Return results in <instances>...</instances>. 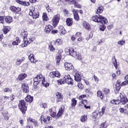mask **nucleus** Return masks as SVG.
Returning a JSON list of instances; mask_svg holds the SVG:
<instances>
[{"label":"nucleus","mask_w":128,"mask_h":128,"mask_svg":"<svg viewBox=\"0 0 128 128\" xmlns=\"http://www.w3.org/2000/svg\"><path fill=\"white\" fill-rule=\"evenodd\" d=\"M40 82H41L42 84V86H44L45 88L49 86H50V84L46 82V78L42 76V74L37 75L36 77H35L34 78L33 84L35 86H38V84Z\"/></svg>","instance_id":"1"},{"label":"nucleus","mask_w":128,"mask_h":128,"mask_svg":"<svg viewBox=\"0 0 128 128\" xmlns=\"http://www.w3.org/2000/svg\"><path fill=\"white\" fill-rule=\"evenodd\" d=\"M65 52L66 54H69L73 56L74 58H76L77 56L78 60H82V56L80 54H76V52H74V50L72 48H68L65 49Z\"/></svg>","instance_id":"2"},{"label":"nucleus","mask_w":128,"mask_h":128,"mask_svg":"<svg viewBox=\"0 0 128 128\" xmlns=\"http://www.w3.org/2000/svg\"><path fill=\"white\" fill-rule=\"evenodd\" d=\"M92 20H93V22H100V24H108V19L104 18V17L102 16H98L96 15L93 16L92 17Z\"/></svg>","instance_id":"3"},{"label":"nucleus","mask_w":128,"mask_h":128,"mask_svg":"<svg viewBox=\"0 0 128 128\" xmlns=\"http://www.w3.org/2000/svg\"><path fill=\"white\" fill-rule=\"evenodd\" d=\"M29 16L32 17V18L36 19L40 16V12L38 9H36L34 6H32L30 8Z\"/></svg>","instance_id":"4"},{"label":"nucleus","mask_w":128,"mask_h":128,"mask_svg":"<svg viewBox=\"0 0 128 128\" xmlns=\"http://www.w3.org/2000/svg\"><path fill=\"white\" fill-rule=\"evenodd\" d=\"M19 110L22 112L23 114H26V112L27 108L26 105V101L24 100H20L18 104Z\"/></svg>","instance_id":"5"},{"label":"nucleus","mask_w":128,"mask_h":128,"mask_svg":"<svg viewBox=\"0 0 128 128\" xmlns=\"http://www.w3.org/2000/svg\"><path fill=\"white\" fill-rule=\"evenodd\" d=\"M72 74L74 76V80L77 82H80V80H82V76L80 75V72H78V70H73Z\"/></svg>","instance_id":"6"},{"label":"nucleus","mask_w":128,"mask_h":128,"mask_svg":"<svg viewBox=\"0 0 128 128\" xmlns=\"http://www.w3.org/2000/svg\"><path fill=\"white\" fill-rule=\"evenodd\" d=\"M64 80L65 82H66V84H70L71 86H72V84H74V80H72V77H70V74L65 76L64 78Z\"/></svg>","instance_id":"7"},{"label":"nucleus","mask_w":128,"mask_h":128,"mask_svg":"<svg viewBox=\"0 0 128 128\" xmlns=\"http://www.w3.org/2000/svg\"><path fill=\"white\" fill-rule=\"evenodd\" d=\"M60 20V14H57L54 16L52 18V24L54 28H56V26H58Z\"/></svg>","instance_id":"8"},{"label":"nucleus","mask_w":128,"mask_h":128,"mask_svg":"<svg viewBox=\"0 0 128 128\" xmlns=\"http://www.w3.org/2000/svg\"><path fill=\"white\" fill-rule=\"evenodd\" d=\"M120 102H121L122 104H126L128 102V98H126V95H124L120 94Z\"/></svg>","instance_id":"9"},{"label":"nucleus","mask_w":128,"mask_h":128,"mask_svg":"<svg viewBox=\"0 0 128 128\" xmlns=\"http://www.w3.org/2000/svg\"><path fill=\"white\" fill-rule=\"evenodd\" d=\"M62 50H59L56 56V62L57 66H60V60H62Z\"/></svg>","instance_id":"10"},{"label":"nucleus","mask_w":128,"mask_h":128,"mask_svg":"<svg viewBox=\"0 0 128 128\" xmlns=\"http://www.w3.org/2000/svg\"><path fill=\"white\" fill-rule=\"evenodd\" d=\"M50 78H60V73L58 71L52 72L50 74Z\"/></svg>","instance_id":"11"},{"label":"nucleus","mask_w":128,"mask_h":128,"mask_svg":"<svg viewBox=\"0 0 128 128\" xmlns=\"http://www.w3.org/2000/svg\"><path fill=\"white\" fill-rule=\"evenodd\" d=\"M22 90H23V92H25L26 94L30 92L28 86L27 84L22 83Z\"/></svg>","instance_id":"12"},{"label":"nucleus","mask_w":128,"mask_h":128,"mask_svg":"<svg viewBox=\"0 0 128 128\" xmlns=\"http://www.w3.org/2000/svg\"><path fill=\"white\" fill-rule=\"evenodd\" d=\"M64 66L66 70L70 71V70H74V68L72 63L65 62Z\"/></svg>","instance_id":"13"},{"label":"nucleus","mask_w":128,"mask_h":128,"mask_svg":"<svg viewBox=\"0 0 128 128\" xmlns=\"http://www.w3.org/2000/svg\"><path fill=\"white\" fill-rule=\"evenodd\" d=\"M10 10L12 11V12H20L22 9L18 7H16L14 6H11L10 8Z\"/></svg>","instance_id":"14"},{"label":"nucleus","mask_w":128,"mask_h":128,"mask_svg":"<svg viewBox=\"0 0 128 128\" xmlns=\"http://www.w3.org/2000/svg\"><path fill=\"white\" fill-rule=\"evenodd\" d=\"M72 12L74 16V20L77 22H78V20H80V16L78 13V10L74 9L72 10Z\"/></svg>","instance_id":"15"},{"label":"nucleus","mask_w":128,"mask_h":128,"mask_svg":"<svg viewBox=\"0 0 128 128\" xmlns=\"http://www.w3.org/2000/svg\"><path fill=\"white\" fill-rule=\"evenodd\" d=\"M16 2L18 4L24 6H28L30 4V2H24L20 0H16Z\"/></svg>","instance_id":"16"},{"label":"nucleus","mask_w":128,"mask_h":128,"mask_svg":"<svg viewBox=\"0 0 128 128\" xmlns=\"http://www.w3.org/2000/svg\"><path fill=\"white\" fill-rule=\"evenodd\" d=\"M56 101L58 102H62V94L60 92H57L56 93Z\"/></svg>","instance_id":"17"},{"label":"nucleus","mask_w":128,"mask_h":128,"mask_svg":"<svg viewBox=\"0 0 128 128\" xmlns=\"http://www.w3.org/2000/svg\"><path fill=\"white\" fill-rule=\"evenodd\" d=\"M64 112V106L62 105L60 106V108L59 109L58 112L57 114V118H60V116Z\"/></svg>","instance_id":"18"},{"label":"nucleus","mask_w":128,"mask_h":128,"mask_svg":"<svg viewBox=\"0 0 128 128\" xmlns=\"http://www.w3.org/2000/svg\"><path fill=\"white\" fill-rule=\"evenodd\" d=\"M53 28L54 27H52L50 24H48L45 27L44 30L46 34H50V32L52 30Z\"/></svg>","instance_id":"19"},{"label":"nucleus","mask_w":128,"mask_h":128,"mask_svg":"<svg viewBox=\"0 0 128 128\" xmlns=\"http://www.w3.org/2000/svg\"><path fill=\"white\" fill-rule=\"evenodd\" d=\"M59 32L60 36H64L66 34V30L62 26H59Z\"/></svg>","instance_id":"20"},{"label":"nucleus","mask_w":128,"mask_h":128,"mask_svg":"<svg viewBox=\"0 0 128 128\" xmlns=\"http://www.w3.org/2000/svg\"><path fill=\"white\" fill-rule=\"evenodd\" d=\"M25 100L27 102L30 104L32 102V100H34V96H31L30 95H27L26 98H25Z\"/></svg>","instance_id":"21"},{"label":"nucleus","mask_w":128,"mask_h":128,"mask_svg":"<svg viewBox=\"0 0 128 128\" xmlns=\"http://www.w3.org/2000/svg\"><path fill=\"white\" fill-rule=\"evenodd\" d=\"M83 26L84 28H86V30H90V24L86 21L83 22Z\"/></svg>","instance_id":"22"},{"label":"nucleus","mask_w":128,"mask_h":128,"mask_svg":"<svg viewBox=\"0 0 128 128\" xmlns=\"http://www.w3.org/2000/svg\"><path fill=\"white\" fill-rule=\"evenodd\" d=\"M4 20L5 22H6L7 24H10V22H12V17L10 16H6Z\"/></svg>","instance_id":"23"},{"label":"nucleus","mask_w":128,"mask_h":128,"mask_svg":"<svg viewBox=\"0 0 128 128\" xmlns=\"http://www.w3.org/2000/svg\"><path fill=\"white\" fill-rule=\"evenodd\" d=\"M72 18H68L66 20V24L68 26H72Z\"/></svg>","instance_id":"24"},{"label":"nucleus","mask_w":128,"mask_h":128,"mask_svg":"<svg viewBox=\"0 0 128 128\" xmlns=\"http://www.w3.org/2000/svg\"><path fill=\"white\" fill-rule=\"evenodd\" d=\"M62 44V40L60 38L57 39L54 42V46H60V44Z\"/></svg>","instance_id":"25"},{"label":"nucleus","mask_w":128,"mask_h":128,"mask_svg":"<svg viewBox=\"0 0 128 128\" xmlns=\"http://www.w3.org/2000/svg\"><path fill=\"white\" fill-rule=\"evenodd\" d=\"M104 12V6H99L98 8H97V10L96 12V14H102Z\"/></svg>","instance_id":"26"},{"label":"nucleus","mask_w":128,"mask_h":128,"mask_svg":"<svg viewBox=\"0 0 128 128\" xmlns=\"http://www.w3.org/2000/svg\"><path fill=\"white\" fill-rule=\"evenodd\" d=\"M28 76V75L26 74H21L18 76V78L20 80H24Z\"/></svg>","instance_id":"27"},{"label":"nucleus","mask_w":128,"mask_h":128,"mask_svg":"<svg viewBox=\"0 0 128 128\" xmlns=\"http://www.w3.org/2000/svg\"><path fill=\"white\" fill-rule=\"evenodd\" d=\"M112 63L113 64L114 66L116 69H118V63L116 62V56H113L112 58Z\"/></svg>","instance_id":"28"},{"label":"nucleus","mask_w":128,"mask_h":128,"mask_svg":"<svg viewBox=\"0 0 128 128\" xmlns=\"http://www.w3.org/2000/svg\"><path fill=\"white\" fill-rule=\"evenodd\" d=\"M28 59L31 62H36V59H34V54H30L28 56Z\"/></svg>","instance_id":"29"},{"label":"nucleus","mask_w":128,"mask_h":128,"mask_svg":"<svg viewBox=\"0 0 128 128\" xmlns=\"http://www.w3.org/2000/svg\"><path fill=\"white\" fill-rule=\"evenodd\" d=\"M77 101L76 98H73L71 100V106L72 108H74L76 106Z\"/></svg>","instance_id":"30"},{"label":"nucleus","mask_w":128,"mask_h":128,"mask_svg":"<svg viewBox=\"0 0 128 128\" xmlns=\"http://www.w3.org/2000/svg\"><path fill=\"white\" fill-rule=\"evenodd\" d=\"M24 43L21 44L22 48H26L28 46V44H30V41L26 40V39H24Z\"/></svg>","instance_id":"31"},{"label":"nucleus","mask_w":128,"mask_h":128,"mask_svg":"<svg viewBox=\"0 0 128 128\" xmlns=\"http://www.w3.org/2000/svg\"><path fill=\"white\" fill-rule=\"evenodd\" d=\"M20 36L22 38L26 40V38H28V32H22Z\"/></svg>","instance_id":"32"},{"label":"nucleus","mask_w":128,"mask_h":128,"mask_svg":"<svg viewBox=\"0 0 128 128\" xmlns=\"http://www.w3.org/2000/svg\"><path fill=\"white\" fill-rule=\"evenodd\" d=\"M20 42V38L18 37L16 38V41H14L12 42V44L13 46H18V43Z\"/></svg>","instance_id":"33"},{"label":"nucleus","mask_w":128,"mask_h":128,"mask_svg":"<svg viewBox=\"0 0 128 128\" xmlns=\"http://www.w3.org/2000/svg\"><path fill=\"white\" fill-rule=\"evenodd\" d=\"M120 100L118 99V100H113L111 101V104H120Z\"/></svg>","instance_id":"34"},{"label":"nucleus","mask_w":128,"mask_h":128,"mask_svg":"<svg viewBox=\"0 0 128 128\" xmlns=\"http://www.w3.org/2000/svg\"><path fill=\"white\" fill-rule=\"evenodd\" d=\"M97 95H98V96L99 98H101V100L104 99V94L102 92V91L98 90L97 92Z\"/></svg>","instance_id":"35"},{"label":"nucleus","mask_w":128,"mask_h":128,"mask_svg":"<svg viewBox=\"0 0 128 128\" xmlns=\"http://www.w3.org/2000/svg\"><path fill=\"white\" fill-rule=\"evenodd\" d=\"M22 62V59L18 58L15 61L16 66H20V64Z\"/></svg>","instance_id":"36"},{"label":"nucleus","mask_w":128,"mask_h":128,"mask_svg":"<svg viewBox=\"0 0 128 128\" xmlns=\"http://www.w3.org/2000/svg\"><path fill=\"white\" fill-rule=\"evenodd\" d=\"M104 112H106V107L103 106L101 110V111L99 112V114L100 116H102L104 114Z\"/></svg>","instance_id":"37"},{"label":"nucleus","mask_w":128,"mask_h":128,"mask_svg":"<svg viewBox=\"0 0 128 128\" xmlns=\"http://www.w3.org/2000/svg\"><path fill=\"white\" fill-rule=\"evenodd\" d=\"M50 116L52 118H58V115H56V112H55L54 111L50 113Z\"/></svg>","instance_id":"38"},{"label":"nucleus","mask_w":128,"mask_h":128,"mask_svg":"<svg viewBox=\"0 0 128 128\" xmlns=\"http://www.w3.org/2000/svg\"><path fill=\"white\" fill-rule=\"evenodd\" d=\"M108 125L106 124V122H105L101 124L100 126V128H108Z\"/></svg>","instance_id":"39"},{"label":"nucleus","mask_w":128,"mask_h":128,"mask_svg":"<svg viewBox=\"0 0 128 128\" xmlns=\"http://www.w3.org/2000/svg\"><path fill=\"white\" fill-rule=\"evenodd\" d=\"M8 32H10L8 27L6 26L4 28H3V32L4 34H6Z\"/></svg>","instance_id":"40"},{"label":"nucleus","mask_w":128,"mask_h":128,"mask_svg":"<svg viewBox=\"0 0 128 128\" xmlns=\"http://www.w3.org/2000/svg\"><path fill=\"white\" fill-rule=\"evenodd\" d=\"M120 86L121 85H116V88L114 90V92H116V94H118V90H120Z\"/></svg>","instance_id":"41"},{"label":"nucleus","mask_w":128,"mask_h":128,"mask_svg":"<svg viewBox=\"0 0 128 128\" xmlns=\"http://www.w3.org/2000/svg\"><path fill=\"white\" fill-rule=\"evenodd\" d=\"M40 106L42 108H48V104L46 103H42L40 104Z\"/></svg>","instance_id":"42"},{"label":"nucleus","mask_w":128,"mask_h":128,"mask_svg":"<svg viewBox=\"0 0 128 128\" xmlns=\"http://www.w3.org/2000/svg\"><path fill=\"white\" fill-rule=\"evenodd\" d=\"M86 120H88V118H86V116H82V117L80 118V121L82 122H86Z\"/></svg>","instance_id":"43"},{"label":"nucleus","mask_w":128,"mask_h":128,"mask_svg":"<svg viewBox=\"0 0 128 128\" xmlns=\"http://www.w3.org/2000/svg\"><path fill=\"white\" fill-rule=\"evenodd\" d=\"M52 120V118L48 116L46 118H44V122H45V124H48V122H50Z\"/></svg>","instance_id":"44"},{"label":"nucleus","mask_w":128,"mask_h":128,"mask_svg":"<svg viewBox=\"0 0 128 128\" xmlns=\"http://www.w3.org/2000/svg\"><path fill=\"white\" fill-rule=\"evenodd\" d=\"M128 86V80H126L121 84V86Z\"/></svg>","instance_id":"45"},{"label":"nucleus","mask_w":128,"mask_h":128,"mask_svg":"<svg viewBox=\"0 0 128 128\" xmlns=\"http://www.w3.org/2000/svg\"><path fill=\"white\" fill-rule=\"evenodd\" d=\"M98 112H94L92 114L93 118H98Z\"/></svg>","instance_id":"46"},{"label":"nucleus","mask_w":128,"mask_h":128,"mask_svg":"<svg viewBox=\"0 0 128 128\" xmlns=\"http://www.w3.org/2000/svg\"><path fill=\"white\" fill-rule=\"evenodd\" d=\"M43 20H48V15H46V13H43L42 15Z\"/></svg>","instance_id":"47"},{"label":"nucleus","mask_w":128,"mask_h":128,"mask_svg":"<svg viewBox=\"0 0 128 128\" xmlns=\"http://www.w3.org/2000/svg\"><path fill=\"white\" fill-rule=\"evenodd\" d=\"M76 2H78L76 0H72L68 2L69 4H74V6H76Z\"/></svg>","instance_id":"48"},{"label":"nucleus","mask_w":128,"mask_h":128,"mask_svg":"<svg viewBox=\"0 0 128 128\" xmlns=\"http://www.w3.org/2000/svg\"><path fill=\"white\" fill-rule=\"evenodd\" d=\"M124 42H126V41H125V40H119V41L118 42V44H119L120 46H124Z\"/></svg>","instance_id":"49"},{"label":"nucleus","mask_w":128,"mask_h":128,"mask_svg":"<svg viewBox=\"0 0 128 128\" xmlns=\"http://www.w3.org/2000/svg\"><path fill=\"white\" fill-rule=\"evenodd\" d=\"M49 50H50V52H54L56 49L54 48V46L50 44L49 46Z\"/></svg>","instance_id":"50"},{"label":"nucleus","mask_w":128,"mask_h":128,"mask_svg":"<svg viewBox=\"0 0 128 128\" xmlns=\"http://www.w3.org/2000/svg\"><path fill=\"white\" fill-rule=\"evenodd\" d=\"M28 122H32L33 124L36 122V120L32 119L30 118H29L27 119Z\"/></svg>","instance_id":"51"},{"label":"nucleus","mask_w":128,"mask_h":128,"mask_svg":"<svg viewBox=\"0 0 128 128\" xmlns=\"http://www.w3.org/2000/svg\"><path fill=\"white\" fill-rule=\"evenodd\" d=\"M74 6V8H82V6L78 4V2H76Z\"/></svg>","instance_id":"52"},{"label":"nucleus","mask_w":128,"mask_h":128,"mask_svg":"<svg viewBox=\"0 0 128 128\" xmlns=\"http://www.w3.org/2000/svg\"><path fill=\"white\" fill-rule=\"evenodd\" d=\"M9 98H10V100L12 101L16 98V96L14 94H11V95H10Z\"/></svg>","instance_id":"53"},{"label":"nucleus","mask_w":128,"mask_h":128,"mask_svg":"<svg viewBox=\"0 0 128 128\" xmlns=\"http://www.w3.org/2000/svg\"><path fill=\"white\" fill-rule=\"evenodd\" d=\"M106 26L102 25V26H100V30H102V32H104V30H106Z\"/></svg>","instance_id":"54"},{"label":"nucleus","mask_w":128,"mask_h":128,"mask_svg":"<svg viewBox=\"0 0 128 128\" xmlns=\"http://www.w3.org/2000/svg\"><path fill=\"white\" fill-rule=\"evenodd\" d=\"M78 86L79 88H80L81 90L84 88V85L80 83L78 84Z\"/></svg>","instance_id":"55"},{"label":"nucleus","mask_w":128,"mask_h":128,"mask_svg":"<svg viewBox=\"0 0 128 128\" xmlns=\"http://www.w3.org/2000/svg\"><path fill=\"white\" fill-rule=\"evenodd\" d=\"M34 40V38L30 37L28 42H29V44H32V42Z\"/></svg>","instance_id":"56"},{"label":"nucleus","mask_w":128,"mask_h":128,"mask_svg":"<svg viewBox=\"0 0 128 128\" xmlns=\"http://www.w3.org/2000/svg\"><path fill=\"white\" fill-rule=\"evenodd\" d=\"M64 15L65 16H68V10H66V9H64Z\"/></svg>","instance_id":"57"},{"label":"nucleus","mask_w":128,"mask_h":128,"mask_svg":"<svg viewBox=\"0 0 128 128\" xmlns=\"http://www.w3.org/2000/svg\"><path fill=\"white\" fill-rule=\"evenodd\" d=\"M94 78L96 82H98V76H96V75H94Z\"/></svg>","instance_id":"58"},{"label":"nucleus","mask_w":128,"mask_h":128,"mask_svg":"<svg viewBox=\"0 0 128 128\" xmlns=\"http://www.w3.org/2000/svg\"><path fill=\"white\" fill-rule=\"evenodd\" d=\"M110 92V90L108 88H105L104 90V94H108Z\"/></svg>","instance_id":"59"},{"label":"nucleus","mask_w":128,"mask_h":128,"mask_svg":"<svg viewBox=\"0 0 128 128\" xmlns=\"http://www.w3.org/2000/svg\"><path fill=\"white\" fill-rule=\"evenodd\" d=\"M76 36H78V38H80V36H82V33L80 32H77L76 34Z\"/></svg>","instance_id":"60"},{"label":"nucleus","mask_w":128,"mask_h":128,"mask_svg":"<svg viewBox=\"0 0 128 128\" xmlns=\"http://www.w3.org/2000/svg\"><path fill=\"white\" fill-rule=\"evenodd\" d=\"M33 124L36 128H38V121L36 120Z\"/></svg>","instance_id":"61"},{"label":"nucleus","mask_w":128,"mask_h":128,"mask_svg":"<svg viewBox=\"0 0 128 128\" xmlns=\"http://www.w3.org/2000/svg\"><path fill=\"white\" fill-rule=\"evenodd\" d=\"M112 28H114V25H112V24H110L108 26V28L109 30H112Z\"/></svg>","instance_id":"62"},{"label":"nucleus","mask_w":128,"mask_h":128,"mask_svg":"<svg viewBox=\"0 0 128 128\" xmlns=\"http://www.w3.org/2000/svg\"><path fill=\"white\" fill-rule=\"evenodd\" d=\"M0 24H4V17L0 16Z\"/></svg>","instance_id":"63"},{"label":"nucleus","mask_w":128,"mask_h":128,"mask_svg":"<svg viewBox=\"0 0 128 128\" xmlns=\"http://www.w3.org/2000/svg\"><path fill=\"white\" fill-rule=\"evenodd\" d=\"M58 30H52V31H51V32H52V34H58Z\"/></svg>","instance_id":"64"}]
</instances>
